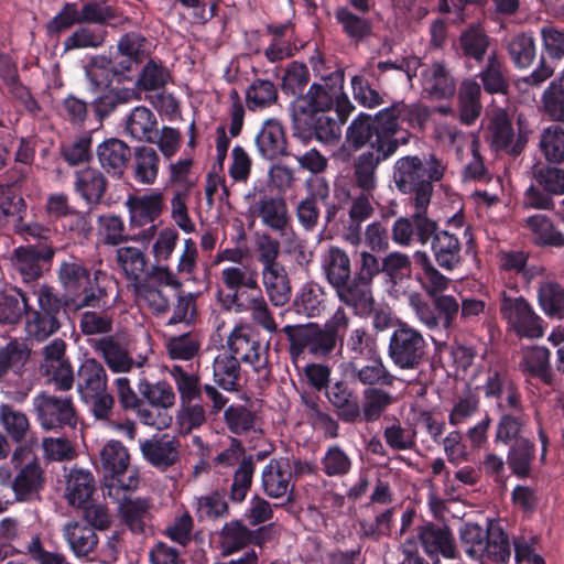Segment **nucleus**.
<instances>
[{
	"label": "nucleus",
	"instance_id": "nucleus-29",
	"mask_svg": "<svg viewBox=\"0 0 564 564\" xmlns=\"http://www.w3.org/2000/svg\"><path fill=\"white\" fill-rule=\"evenodd\" d=\"M44 485L43 469L36 459H33L18 471L12 480L11 488L17 501L33 502L41 499L40 492Z\"/></svg>",
	"mask_w": 564,
	"mask_h": 564
},
{
	"label": "nucleus",
	"instance_id": "nucleus-16",
	"mask_svg": "<svg viewBox=\"0 0 564 564\" xmlns=\"http://www.w3.org/2000/svg\"><path fill=\"white\" fill-rule=\"evenodd\" d=\"M381 260V258L366 250L360 251L355 259L354 286L357 316L368 317L373 311L372 283L373 279L382 273Z\"/></svg>",
	"mask_w": 564,
	"mask_h": 564
},
{
	"label": "nucleus",
	"instance_id": "nucleus-17",
	"mask_svg": "<svg viewBox=\"0 0 564 564\" xmlns=\"http://www.w3.org/2000/svg\"><path fill=\"white\" fill-rule=\"evenodd\" d=\"M485 399L495 400L497 410L519 406L523 402L519 383L507 365H490L485 372L484 383L479 387Z\"/></svg>",
	"mask_w": 564,
	"mask_h": 564
},
{
	"label": "nucleus",
	"instance_id": "nucleus-35",
	"mask_svg": "<svg viewBox=\"0 0 564 564\" xmlns=\"http://www.w3.org/2000/svg\"><path fill=\"white\" fill-rule=\"evenodd\" d=\"M241 364L235 355L219 354L213 361V379L224 391L236 393L242 389Z\"/></svg>",
	"mask_w": 564,
	"mask_h": 564
},
{
	"label": "nucleus",
	"instance_id": "nucleus-51",
	"mask_svg": "<svg viewBox=\"0 0 564 564\" xmlns=\"http://www.w3.org/2000/svg\"><path fill=\"white\" fill-rule=\"evenodd\" d=\"M249 528L242 520L226 522L219 532V544L224 556L237 553L250 545Z\"/></svg>",
	"mask_w": 564,
	"mask_h": 564
},
{
	"label": "nucleus",
	"instance_id": "nucleus-26",
	"mask_svg": "<svg viewBox=\"0 0 564 564\" xmlns=\"http://www.w3.org/2000/svg\"><path fill=\"white\" fill-rule=\"evenodd\" d=\"M96 154L100 166L112 178L120 180L131 161V148L122 140L110 138L97 145Z\"/></svg>",
	"mask_w": 564,
	"mask_h": 564
},
{
	"label": "nucleus",
	"instance_id": "nucleus-31",
	"mask_svg": "<svg viewBox=\"0 0 564 564\" xmlns=\"http://www.w3.org/2000/svg\"><path fill=\"white\" fill-rule=\"evenodd\" d=\"M254 142L258 153L263 159L274 160L289 155L285 131L278 120H267L257 133Z\"/></svg>",
	"mask_w": 564,
	"mask_h": 564
},
{
	"label": "nucleus",
	"instance_id": "nucleus-33",
	"mask_svg": "<svg viewBox=\"0 0 564 564\" xmlns=\"http://www.w3.org/2000/svg\"><path fill=\"white\" fill-rule=\"evenodd\" d=\"M367 364L359 366V361H349L351 377L368 388L391 387L395 377L387 369L378 352L366 358Z\"/></svg>",
	"mask_w": 564,
	"mask_h": 564
},
{
	"label": "nucleus",
	"instance_id": "nucleus-2",
	"mask_svg": "<svg viewBox=\"0 0 564 564\" xmlns=\"http://www.w3.org/2000/svg\"><path fill=\"white\" fill-rule=\"evenodd\" d=\"M366 120V112L358 113L346 130V143L352 151L369 147L354 162L356 184L364 192L370 193L376 187V171L380 163L397 152V144L388 137L389 128L382 127L381 132L373 130Z\"/></svg>",
	"mask_w": 564,
	"mask_h": 564
},
{
	"label": "nucleus",
	"instance_id": "nucleus-47",
	"mask_svg": "<svg viewBox=\"0 0 564 564\" xmlns=\"http://www.w3.org/2000/svg\"><path fill=\"white\" fill-rule=\"evenodd\" d=\"M262 280L269 300L274 306H283L290 301L292 289L283 265L262 270Z\"/></svg>",
	"mask_w": 564,
	"mask_h": 564
},
{
	"label": "nucleus",
	"instance_id": "nucleus-48",
	"mask_svg": "<svg viewBox=\"0 0 564 564\" xmlns=\"http://www.w3.org/2000/svg\"><path fill=\"white\" fill-rule=\"evenodd\" d=\"M29 308V297L21 289L10 288L0 292V324H18Z\"/></svg>",
	"mask_w": 564,
	"mask_h": 564
},
{
	"label": "nucleus",
	"instance_id": "nucleus-4",
	"mask_svg": "<svg viewBox=\"0 0 564 564\" xmlns=\"http://www.w3.org/2000/svg\"><path fill=\"white\" fill-rule=\"evenodd\" d=\"M349 327V317L339 307L325 324L307 323L283 328L290 343V355L297 359L305 352L315 358H329L336 349L343 350L344 338Z\"/></svg>",
	"mask_w": 564,
	"mask_h": 564
},
{
	"label": "nucleus",
	"instance_id": "nucleus-25",
	"mask_svg": "<svg viewBox=\"0 0 564 564\" xmlns=\"http://www.w3.org/2000/svg\"><path fill=\"white\" fill-rule=\"evenodd\" d=\"M180 441L164 434L140 442L144 459L159 470L165 471L180 460Z\"/></svg>",
	"mask_w": 564,
	"mask_h": 564
},
{
	"label": "nucleus",
	"instance_id": "nucleus-36",
	"mask_svg": "<svg viewBox=\"0 0 564 564\" xmlns=\"http://www.w3.org/2000/svg\"><path fill=\"white\" fill-rule=\"evenodd\" d=\"M90 345L95 351L102 356L112 372H128L134 366V361L129 355V351L115 336H104L91 340Z\"/></svg>",
	"mask_w": 564,
	"mask_h": 564
},
{
	"label": "nucleus",
	"instance_id": "nucleus-62",
	"mask_svg": "<svg viewBox=\"0 0 564 564\" xmlns=\"http://www.w3.org/2000/svg\"><path fill=\"white\" fill-rule=\"evenodd\" d=\"M539 144L545 161L564 164V128L557 124L545 128Z\"/></svg>",
	"mask_w": 564,
	"mask_h": 564
},
{
	"label": "nucleus",
	"instance_id": "nucleus-58",
	"mask_svg": "<svg viewBox=\"0 0 564 564\" xmlns=\"http://www.w3.org/2000/svg\"><path fill=\"white\" fill-rule=\"evenodd\" d=\"M490 45L489 36L479 28L470 26L459 36V47L465 58H470L480 64Z\"/></svg>",
	"mask_w": 564,
	"mask_h": 564
},
{
	"label": "nucleus",
	"instance_id": "nucleus-3",
	"mask_svg": "<svg viewBox=\"0 0 564 564\" xmlns=\"http://www.w3.org/2000/svg\"><path fill=\"white\" fill-rule=\"evenodd\" d=\"M500 412L494 430L492 442L496 446L508 447L507 465L519 479L529 478L536 456V445L529 431L530 416L523 402L518 406H508Z\"/></svg>",
	"mask_w": 564,
	"mask_h": 564
},
{
	"label": "nucleus",
	"instance_id": "nucleus-37",
	"mask_svg": "<svg viewBox=\"0 0 564 564\" xmlns=\"http://www.w3.org/2000/svg\"><path fill=\"white\" fill-rule=\"evenodd\" d=\"M335 19L343 34L355 45L366 42L373 33L371 19L355 13L347 7H338L335 10Z\"/></svg>",
	"mask_w": 564,
	"mask_h": 564
},
{
	"label": "nucleus",
	"instance_id": "nucleus-6",
	"mask_svg": "<svg viewBox=\"0 0 564 564\" xmlns=\"http://www.w3.org/2000/svg\"><path fill=\"white\" fill-rule=\"evenodd\" d=\"M444 171V164L434 154L425 163L417 155H406L395 161L393 180L400 192L414 194L413 203L424 206L430 205L433 182L441 181Z\"/></svg>",
	"mask_w": 564,
	"mask_h": 564
},
{
	"label": "nucleus",
	"instance_id": "nucleus-43",
	"mask_svg": "<svg viewBox=\"0 0 564 564\" xmlns=\"http://www.w3.org/2000/svg\"><path fill=\"white\" fill-rule=\"evenodd\" d=\"M95 490V478L90 471L79 468L70 470L66 486V498L70 506L78 508L87 505Z\"/></svg>",
	"mask_w": 564,
	"mask_h": 564
},
{
	"label": "nucleus",
	"instance_id": "nucleus-27",
	"mask_svg": "<svg viewBox=\"0 0 564 564\" xmlns=\"http://www.w3.org/2000/svg\"><path fill=\"white\" fill-rule=\"evenodd\" d=\"M489 130L491 135L490 144L497 153H506L516 158L523 152L527 138L519 133L514 139L512 122L505 112L492 118Z\"/></svg>",
	"mask_w": 564,
	"mask_h": 564
},
{
	"label": "nucleus",
	"instance_id": "nucleus-61",
	"mask_svg": "<svg viewBox=\"0 0 564 564\" xmlns=\"http://www.w3.org/2000/svg\"><path fill=\"white\" fill-rule=\"evenodd\" d=\"M279 97L278 88L269 79L256 78L246 90V102L249 110L272 106Z\"/></svg>",
	"mask_w": 564,
	"mask_h": 564
},
{
	"label": "nucleus",
	"instance_id": "nucleus-38",
	"mask_svg": "<svg viewBox=\"0 0 564 564\" xmlns=\"http://www.w3.org/2000/svg\"><path fill=\"white\" fill-rule=\"evenodd\" d=\"M431 248L436 263L446 271H453L462 263V245L456 235L442 230L432 239Z\"/></svg>",
	"mask_w": 564,
	"mask_h": 564
},
{
	"label": "nucleus",
	"instance_id": "nucleus-64",
	"mask_svg": "<svg viewBox=\"0 0 564 564\" xmlns=\"http://www.w3.org/2000/svg\"><path fill=\"white\" fill-rule=\"evenodd\" d=\"M542 108L551 120L564 121V88L563 77L555 78L542 95Z\"/></svg>",
	"mask_w": 564,
	"mask_h": 564
},
{
	"label": "nucleus",
	"instance_id": "nucleus-49",
	"mask_svg": "<svg viewBox=\"0 0 564 564\" xmlns=\"http://www.w3.org/2000/svg\"><path fill=\"white\" fill-rule=\"evenodd\" d=\"M484 560L494 564H507L511 557V545L508 533L499 525L489 523V535L484 544Z\"/></svg>",
	"mask_w": 564,
	"mask_h": 564
},
{
	"label": "nucleus",
	"instance_id": "nucleus-14",
	"mask_svg": "<svg viewBox=\"0 0 564 564\" xmlns=\"http://www.w3.org/2000/svg\"><path fill=\"white\" fill-rule=\"evenodd\" d=\"M326 281L334 289L338 300L356 314L354 271L347 252L332 246L323 259Z\"/></svg>",
	"mask_w": 564,
	"mask_h": 564
},
{
	"label": "nucleus",
	"instance_id": "nucleus-1",
	"mask_svg": "<svg viewBox=\"0 0 564 564\" xmlns=\"http://www.w3.org/2000/svg\"><path fill=\"white\" fill-rule=\"evenodd\" d=\"M310 79L308 67L297 61L286 65L281 79L283 94L294 97L291 102L293 135L303 143L334 142L340 138L341 130L332 116L330 95L317 82L305 90Z\"/></svg>",
	"mask_w": 564,
	"mask_h": 564
},
{
	"label": "nucleus",
	"instance_id": "nucleus-19",
	"mask_svg": "<svg viewBox=\"0 0 564 564\" xmlns=\"http://www.w3.org/2000/svg\"><path fill=\"white\" fill-rule=\"evenodd\" d=\"M426 341L417 329L406 324L399 325L390 337L388 352L400 369L416 368L425 356Z\"/></svg>",
	"mask_w": 564,
	"mask_h": 564
},
{
	"label": "nucleus",
	"instance_id": "nucleus-9",
	"mask_svg": "<svg viewBox=\"0 0 564 564\" xmlns=\"http://www.w3.org/2000/svg\"><path fill=\"white\" fill-rule=\"evenodd\" d=\"M430 116L431 111L429 107L424 105H406L400 101L393 102L389 107L379 110L373 116L366 113V117L368 118L366 121L378 132H381L382 127L389 128L390 131L388 132V137L397 144V149H399L400 144H405L409 141L405 137H398V133L400 132L399 120L406 122L412 129L423 130L430 119Z\"/></svg>",
	"mask_w": 564,
	"mask_h": 564
},
{
	"label": "nucleus",
	"instance_id": "nucleus-12",
	"mask_svg": "<svg viewBox=\"0 0 564 564\" xmlns=\"http://www.w3.org/2000/svg\"><path fill=\"white\" fill-rule=\"evenodd\" d=\"M499 312L508 325L520 338H541L544 335L543 319L523 296H512L502 292L499 299Z\"/></svg>",
	"mask_w": 564,
	"mask_h": 564
},
{
	"label": "nucleus",
	"instance_id": "nucleus-46",
	"mask_svg": "<svg viewBox=\"0 0 564 564\" xmlns=\"http://www.w3.org/2000/svg\"><path fill=\"white\" fill-rule=\"evenodd\" d=\"M160 156L155 149L147 145L135 148L133 154V178L143 185H152L159 175Z\"/></svg>",
	"mask_w": 564,
	"mask_h": 564
},
{
	"label": "nucleus",
	"instance_id": "nucleus-30",
	"mask_svg": "<svg viewBox=\"0 0 564 564\" xmlns=\"http://www.w3.org/2000/svg\"><path fill=\"white\" fill-rule=\"evenodd\" d=\"M476 77L480 80V88L489 95L507 96L510 91L509 69L496 51L487 56Z\"/></svg>",
	"mask_w": 564,
	"mask_h": 564
},
{
	"label": "nucleus",
	"instance_id": "nucleus-59",
	"mask_svg": "<svg viewBox=\"0 0 564 564\" xmlns=\"http://www.w3.org/2000/svg\"><path fill=\"white\" fill-rule=\"evenodd\" d=\"M488 535L489 527L484 529L478 523L465 522L459 528L460 544L466 554L474 560H484V544Z\"/></svg>",
	"mask_w": 564,
	"mask_h": 564
},
{
	"label": "nucleus",
	"instance_id": "nucleus-13",
	"mask_svg": "<svg viewBox=\"0 0 564 564\" xmlns=\"http://www.w3.org/2000/svg\"><path fill=\"white\" fill-rule=\"evenodd\" d=\"M310 64L312 65L314 75L321 79V82H318L319 85L326 87V91L330 95L332 112L334 111L336 113L335 121L341 129L355 110L354 104L344 93L345 70L338 66L330 69L319 52H316L315 55L310 57Z\"/></svg>",
	"mask_w": 564,
	"mask_h": 564
},
{
	"label": "nucleus",
	"instance_id": "nucleus-41",
	"mask_svg": "<svg viewBox=\"0 0 564 564\" xmlns=\"http://www.w3.org/2000/svg\"><path fill=\"white\" fill-rule=\"evenodd\" d=\"M30 351L25 344L12 339L0 347V382L9 373L22 378L25 365L29 360Z\"/></svg>",
	"mask_w": 564,
	"mask_h": 564
},
{
	"label": "nucleus",
	"instance_id": "nucleus-52",
	"mask_svg": "<svg viewBox=\"0 0 564 564\" xmlns=\"http://www.w3.org/2000/svg\"><path fill=\"white\" fill-rule=\"evenodd\" d=\"M117 258L127 278L138 290L150 268L144 252L135 247H124L117 251Z\"/></svg>",
	"mask_w": 564,
	"mask_h": 564
},
{
	"label": "nucleus",
	"instance_id": "nucleus-8",
	"mask_svg": "<svg viewBox=\"0 0 564 564\" xmlns=\"http://www.w3.org/2000/svg\"><path fill=\"white\" fill-rule=\"evenodd\" d=\"M531 185L523 194V207L539 210H552L553 196L564 195V169L558 164L538 162L532 166Z\"/></svg>",
	"mask_w": 564,
	"mask_h": 564
},
{
	"label": "nucleus",
	"instance_id": "nucleus-39",
	"mask_svg": "<svg viewBox=\"0 0 564 564\" xmlns=\"http://www.w3.org/2000/svg\"><path fill=\"white\" fill-rule=\"evenodd\" d=\"M126 131L138 141L154 143L159 135L156 116L149 108L138 106L127 118Z\"/></svg>",
	"mask_w": 564,
	"mask_h": 564
},
{
	"label": "nucleus",
	"instance_id": "nucleus-60",
	"mask_svg": "<svg viewBox=\"0 0 564 564\" xmlns=\"http://www.w3.org/2000/svg\"><path fill=\"white\" fill-rule=\"evenodd\" d=\"M291 473L282 469L278 462L271 460L262 470L261 482L263 491L270 498L283 497L290 486Z\"/></svg>",
	"mask_w": 564,
	"mask_h": 564
},
{
	"label": "nucleus",
	"instance_id": "nucleus-22",
	"mask_svg": "<svg viewBox=\"0 0 564 564\" xmlns=\"http://www.w3.org/2000/svg\"><path fill=\"white\" fill-rule=\"evenodd\" d=\"M56 249L47 241L20 246L13 251V265L25 283L34 282L50 270Z\"/></svg>",
	"mask_w": 564,
	"mask_h": 564
},
{
	"label": "nucleus",
	"instance_id": "nucleus-24",
	"mask_svg": "<svg viewBox=\"0 0 564 564\" xmlns=\"http://www.w3.org/2000/svg\"><path fill=\"white\" fill-rule=\"evenodd\" d=\"M339 421L346 424L361 422V403L358 392L345 378L335 380L325 394Z\"/></svg>",
	"mask_w": 564,
	"mask_h": 564
},
{
	"label": "nucleus",
	"instance_id": "nucleus-34",
	"mask_svg": "<svg viewBox=\"0 0 564 564\" xmlns=\"http://www.w3.org/2000/svg\"><path fill=\"white\" fill-rule=\"evenodd\" d=\"M425 91L436 99L449 98L455 94L456 83L444 62H433L421 73Z\"/></svg>",
	"mask_w": 564,
	"mask_h": 564
},
{
	"label": "nucleus",
	"instance_id": "nucleus-7",
	"mask_svg": "<svg viewBox=\"0 0 564 564\" xmlns=\"http://www.w3.org/2000/svg\"><path fill=\"white\" fill-rule=\"evenodd\" d=\"M37 308L29 304L25 313V329L28 334L39 341L45 340L61 328L63 311L69 307V301L63 299L57 291L43 284L35 292Z\"/></svg>",
	"mask_w": 564,
	"mask_h": 564
},
{
	"label": "nucleus",
	"instance_id": "nucleus-54",
	"mask_svg": "<svg viewBox=\"0 0 564 564\" xmlns=\"http://www.w3.org/2000/svg\"><path fill=\"white\" fill-rule=\"evenodd\" d=\"M134 96V90L124 87H111L102 89L93 101V109L99 121H102L120 105L129 102Z\"/></svg>",
	"mask_w": 564,
	"mask_h": 564
},
{
	"label": "nucleus",
	"instance_id": "nucleus-44",
	"mask_svg": "<svg viewBox=\"0 0 564 564\" xmlns=\"http://www.w3.org/2000/svg\"><path fill=\"white\" fill-rule=\"evenodd\" d=\"M481 88L474 79L462 82L458 89L459 120L466 126L473 124L481 112Z\"/></svg>",
	"mask_w": 564,
	"mask_h": 564
},
{
	"label": "nucleus",
	"instance_id": "nucleus-56",
	"mask_svg": "<svg viewBox=\"0 0 564 564\" xmlns=\"http://www.w3.org/2000/svg\"><path fill=\"white\" fill-rule=\"evenodd\" d=\"M254 471L256 462L253 456H243L234 473V479L229 490V499L232 502L241 503L246 499L252 486Z\"/></svg>",
	"mask_w": 564,
	"mask_h": 564
},
{
	"label": "nucleus",
	"instance_id": "nucleus-11",
	"mask_svg": "<svg viewBox=\"0 0 564 564\" xmlns=\"http://www.w3.org/2000/svg\"><path fill=\"white\" fill-rule=\"evenodd\" d=\"M138 390L144 399L147 408V410H141V423L156 430L167 429L173 421L169 409L175 404L176 400L173 387L164 380L152 383L142 379L138 383Z\"/></svg>",
	"mask_w": 564,
	"mask_h": 564
},
{
	"label": "nucleus",
	"instance_id": "nucleus-10",
	"mask_svg": "<svg viewBox=\"0 0 564 564\" xmlns=\"http://www.w3.org/2000/svg\"><path fill=\"white\" fill-rule=\"evenodd\" d=\"M105 487L112 490L131 491L139 485L138 470L130 467V455L120 441H109L100 452Z\"/></svg>",
	"mask_w": 564,
	"mask_h": 564
},
{
	"label": "nucleus",
	"instance_id": "nucleus-53",
	"mask_svg": "<svg viewBox=\"0 0 564 564\" xmlns=\"http://www.w3.org/2000/svg\"><path fill=\"white\" fill-rule=\"evenodd\" d=\"M538 302L550 318H564V289L553 281L543 282L538 289Z\"/></svg>",
	"mask_w": 564,
	"mask_h": 564
},
{
	"label": "nucleus",
	"instance_id": "nucleus-55",
	"mask_svg": "<svg viewBox=\"0 0 564 564\" xmlns=\"http://www.w3.org/2000/svg\"><path fill=\"white\" fill-rule=\"evenodd\" d=\"M551 352L545 347H534L523 357L521 369L524 375L538 378L545 384L552 382V370L550 366Z\"/></svg>",
	"mask_w": 564,
	"mask_h": 564
},
{
	"label": "nucleus",
	"instance_id": "nucleus-32",
	"mask_svg": "<svg viewBox=\"0 0 564 564\" xmlns=\"http://www.w3.org/2000/svg\"><path fill=\"white\" fill-rule=\"evenodd\" d=\"M164 195L159 189L149 194L130 196L127 206L133 226L142 227L154 223L162 214Z\"/></svg>",
	"mask_w": 564,
	"mask_h": 564
},
{
	"label": "nucleus",
	"instance_id": "nucleus-18",
	"mask_svg": "<svg viewBox=\"0 0 564 564\" xmlns=\"http://www.w3.org/2000/svg\"><path fill=\"white\" fill-rule=\"evenodd\" d=\"M227 346L228 355H235L238 361L250 365L254 372L261 373L268 369V344L263 345L260 334L250 326L235 327L227 339Z\"/></svg>",
	"mask_w": 564,
	"mask_h": 564
},
{
	"label": "nucleus",
	"instance_id": "nucleus-45",
	"mask_svg": "<svg viewBox=\"0 0 564 564\" xmlns=\"http://www.w3.org/2000/svg\"><path fill=\"white\" fill-rule=\"evenodd\" d=\"M64 536L73 553L78 557L89 555L98 545V535L93 528L84 525L79 521L66 523Z\"/></svg>",
	"mask_w": 564,
	"mask_h": 564
},
{
	"label": "nucleus",
	"instance_id": "nucleus-28",
	"mask_svg": "<svg viewBox=\"0 0 564 564\" xmlns=\"http://www.w3.org/2000/svg\"><path fill=\"white\" fill-rule=\"evenodd\" d=\"M108 188V178L96 167H85L74 174V191L91 209L98 206Z\"/></svg>",
	"mask_w": 564,
	"mask_h": 564
},
{
	"label": "nucleus",
	"instance_id": "nucleus-5",
	"mask_svg": "<svg viewBox=\"0 0 564 564\" xmlns=\"http://www.w3.org/2000/svg\"><path fill=\"white\" fill-rule=\"evenodd\" d=\"M57 281L64 291L62 297L69 301V306L101 308L107 305L108 274L100 269L94 270L83 259L70 257L62 261Z\"/></svg>",
	"mask_w": 564,
	"mask_h": 564
},
{
	"label": "nucleus",
	"instance_id": "nucleus-42",
	"mask_svg": "<svg viewBox=\"0 0 564 564\" xmlns=\"http://www.w3.org/2000/svg\"><path fill=\"white\" fill-rule=\"evenodd\" d=\"M77 388L85 399L105 392L107 373L104 366L96 359H86L78 369Z\"/></svg>",
	"mask_w": 564,
	"mask_h": 564
},
{
	"label": "nucleus",
	"instance_id": "nucleus-57",
	"mask_svg": "<svg viewBox=\"0 0 564 564\" xmlns=\"http://www.w3.org/2000/svg\"><path fill=\"white\" fill-rule=\"evenodd\" d=\"M508 54L516 68H528L536 56L535 40L531 32H522L508 44Z\"/></svg>",
	"mask_w": 564,
	"mask_h": 564
},
{
	"label": "nucleus",
	"instance_id": "nucleus-50",
	"mask_svg": "<svg viewBox=\"0 0 564 564\" xmlns=\"http://www.w3.org/2000/svg\"><path fill=\"white\" fill-rule=\"evenodd\" d=\"M527 228L532 232L533 241L542 247H564V234L557 230L545 215H533L525 220Z\"/></svg>",
	"mask_w": 564,
	"mask_h": 564
},
{
	"label": "nucleus",
	"instance_id": "nucleus-15",
	"mask_svg": "<svg viewBox=\"0 0 564 564\" xmlns=\"http://www.w3.org/2000/svg\"><path fill=\"white\" fill-rule=\"evenodd\" d=\"M36 420L46 431L61 432L65 427H75L76 410L72 397H57L41 392L33 399Z\"/></svg>",
	"mask_w": 564,
	"mask_h": 564
},
{
	"label": "nucleus",
	"instance_id": "nucleus-40",
	"mask_svg": "<svg viewBox=\"0 0 564 564\" xmlns=\"http://www.w3.org/2000/svg\"><path fill=\"white\" fill-rule=\"evenodd\" d=\"M327 295L322 285L316 282H306L297 291L293 307L297 314L307 317H318L326 310Z\"/></svg>",
	"mask_w": 564,
	"mask_h": 564
},
{
	"label": "nucleus",
	"instance_id": "nucleus-23",
	"mask_svg": "<svg viewBox=\"0 0 564 564\" xmlns=\"http://www.w3.org/2000/svg\"><path fill=\"white\" fill-rule=\"evenodd\" d=\"M415 532L424 553L434 564L440 562V555L445 558L456 557L455 539L447 524L426 521L417 525Z\"/></svg>",
	"mask_w": 564,
	"mask_h": 564
},
{
	"label": "nucleus",
	"instance_id": "nucleus-20",
	"mask_svg": "<svg viewBox=\"0 0 564 564\" xmlns=\"http://www.w3.org/2000/svg\"><path fill=\"white\" fill-rule=\"evenodd\" d=\"M410 303L419 321L430 329L451 328L459 312V304L452 295H430L429 299L414 295Z\"/></svg>",
	"mask_w": 564,
	"mask_h": 564
},
{
	"label": "nucleus",
	"instance_id": "nucleus-21",
	"mask_svg": "<svg viewBox=\"0 0 564 564\" xmlns=\"http://www.w3.org/2000/svg\"><path fill=\"white\" fill-rule=\"evenodd\" d=\"M250 208L261 218L262 224L280 234H284L291 225L288 205L282 196L273 194L268 185L254 186L249 195Z\"/></svg>",
	"mask_w": 564,
	"mask_h": 564
},
{
	"label": "nucleus",
	"instance_id": "nucleus-63",
	"mask_svg": "<svg viewBox=\"0 0 564 564\" xmlns=\"http://www.w3.org/2000/svg\"><path fill=\"white\" fill-rule=\"evenodd\" d=\"M364 403L361 404V422H375L379 420L387 408L392 404L391 393L381 388H367L364 391Z\"/></svg>",
	"mask_w": 564,
	"mask_h": 564
}]
</instances>
